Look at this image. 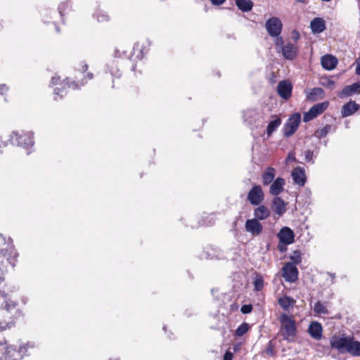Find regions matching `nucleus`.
<instances>
[{
  "label": "nucleus",
  "mask_w": 360,
  "mask_h": 360,
  "mask_svg": "<svg viewBox=\"0 0 360 360\" xmlns=\"http://www.w3.org/2000/svg\"><path fill=\"white\" fill-rule=\"evenodd\" d=\"M333 348L346 351L352 356H360V342L351 337H333L330 340Z\"/></svg>",
  "instance_id": "nucleus-1"
},
{
  "label": "nucleus",
  "mask_w": 360,
  "mask_h": 360,
  "mask_svg": "<svg viewBox=\"0 0 360 360\" xmlns=\"http://www.w3.org/2000/svg\"><path fill=\"white\" fill-rule=\"evenodd\" d=\"M34 347L33 343L28 342L17 351L12 346L8 347L4 343H0V360H20L26 354L27 349Z\"/></svg>",
  "instance_id": "nucleus-2"
},
{
  "label": "nucleus",
  "mask_w": 360,
  "mask_h": 360,
  "mask_svg": "<svg viewBox=\"0 0 360 360\" xmlns=\"http://www.w3.org/2000/svg\"><path fill=\"white\" fill-rule=\"evenodd\" d=\"M282 335L285 340H292L296 334L295 321L292 316L286 314L280 316Z\"/></svg>",
  "instance_id": "nucleus-3"
},
{
  "label": "nucleus",
  "mask_w": 360,
  "mask_h": 360,
  "mask_svg": "<svg viewBox=\"0 0 360 360\" xmlns=\"http://www.w3.org/2000/svg\"><path fill=\"white\" fill-rule=\"evenodd\" d=\"M11 141L13 144H17L23 148H28L34 144L33 136L32 132L18 134L13 131L11 135Z\"/></svg>",
  "instance_id": "nucleus-4"
},
{
  "label": "nucleus",
  "mask_w": 360,
  "mask_h": 360,
  "mask_svg": "<svg viewBox=\"0 0 360 360\" xmlns=\"http://www.w3.org/2000/svg\"><path fill=\"white\" fill-rule=\"evenodd\" d=\"M243 117L245 123L256 127L262 125L264 122L263 115L253 109L244 111Z\"/></svg>",
  "instance_id": "nucleus-5"
},
{
  "label": "nucleus",
  "mask_w": 360,
  "mask_h": 360,
  "mask_svg": "<svg viewBox=\"0 0 360 360\" xmlns=\"http://www.w3.org/2000/svg\"><path fill=\"white\" fill-rule=\"evenodd\" d=\"M329 103L328 101H324L322 103H319L314 105L309 111L306 112L304 114L303 121L304 122H309L321 114H322L328 107Z\"/></svg>",
  "instance_id": "nucleus-6"
},
{
  "label": "nucleus",
  "mask_w": 360,
  "mask_h": 360,
  "mask_svg": "<svg viewBox=\"0 0 360 360\" xmlns=\"http://www.w3.org/2000/svg\"><path fill=\"white\" fill-rule=\"evenodd\" d=\"M265 27L268 34L271 37H274L280 36L282 32L283 24L278 18L271 17L266 22Z\"/></svg>",
  "instance_id": "nucleus-7"
},
{
  "label": "nucleus",
  "mask_w": 360,
  "mask_h": 360,
  "mask_svg": "<svg viewBox=\"0 0 360 360\" xmlns=\"http://www.w3.org/2000/svg\"><path fill=\"white\" fill-rule=\"evenodd\" d=\"M301 121V116L298 113L293 114L284 124L283 133L286 137L292 136L297 129Z\"/></svg>",
  "instance_id": "nucleus-8"
},
{
  "label": "nucleus",
  "mask_w": 360,
  "mask_h": 360,
  "mask_svg": "<svg viewBox=\"0 0 360 360\" xmlns=\"http://www.w3.org/2000/svg\"><path fill=\"white\" fill-rule=\"evenodd\" d=\"M248 200L252 205H260L264 199V193L259 185L254 186L248 194Z\"/></svg>",
  "instance_id": "nucleus-9"
},
{
  "label": "nucleus",
  "mask_w": 360,
  "mask_h": 360,
  "mask_svg": "<svg viewBox=\"0 0 360 360\" xmlns=\"http://www.w3.org/2000/svg\"><path fill=\"white\" fill-rule=\"evenodd\" d=\"M245 231L250 233L252 236L260 235L263 231V226L256 219H248L245 224Z\"/></svg>",
  "instance_id": "nucleus-10"
},
{
  "label": "nucleus",
  "mask_w": 360,
  "mask_h": 360,
  "mask_svg": "<svg viewBox=\"0 0 360 360\" xmlns=\"http://www.w3.org/2000/svg\"><path fill=\"white\" fill-rule=\"evenodd\" d=\"M283 277L290 283H293L297 279L298 271L292 263H287L283 267Z\"/></svg>",
  "instance_id": "nucleus-11"
},
{
  "label": "nucleus",
  "mask_w": 360,
  "mask_h": 360,
  "mask_svg": "<svg viewBox=\"0 0 360 360\" xmlns=\"http://www.w3.org/2000/svg\"><path fill=\"white\" fill-rule=\"evenodd\" d=\"M281 243L290 245L294 242L295 233L289 227H283L277 234Z\"/></svg>",
  "instance_id": "nucleus-12"
},
{
  "label": "nucleus",
  "mask_w": 360,
  "mask_h": 360,
  "mask_svg": "<svg viewBox=\"0 0 360 360\" xmlns=\"http://www.w3.org/2000/svg\"><path fill=\"white\" fill-rule=\"evenodd\" d=\"M281 52L285 59L292 60L297 56L299 49L296 45L289 42L285 44V46H283Z\"/></svg>",
  "instance_id": "nucleus-13"
},
{
  "label": "nucleus",
  "mask_w": 360,
  "mask_h": 360,
  "mask_svg": "<svg viewBox=\"0 0 360 360\" xmlns=\"http://www.w3.org/2000/svg\"><path fill=\"white\" fill-rule=\"evenodd\" d=\"M18 254L17 253L15 248L10 245L4 252V250H0V259L3 257H6V259L11 265L14 267L16 263V258L18 257Z\"/></svg>",
  "instance_id": "nucleus-14"
},
{
  "label": "nucleus",
  "mask_w": 360,
  "mask_h": 360,
  "mask_svg": "<svg viewBox=\"0 0 360 360\" xmlns=\"http://www.w3.org/2000/svg\"><path fill=\"white\" fill-rule=\"evenodd\" d=\"M285 181L284 179L278 177L271 184L269 188V193L276 197L281 193L284 190Z\"/></svg>",
  "instance_id": "nucleus-15"
},
{
  "label": "nucleus",
  "mask_w": 360,
  "mask_h": 360,
  "mask_svg": "<svg viewBox=\"0 0 360 360\" xmlns=\"http://www.w3.org/2000/svg\"><path fill=\"white\" fill-rule=\"evenodd\" d=\"M292 177L295 184L300 186H303L306 182V175L304 169L297 167L292 171Z\"/></svg>",
  "instance_id": "nucleus-16"
},
{
  "label": "nucleus",
  "mask_w": 360,
  "mask_h": 360,
  "mask_svg": "<svg viewBox=\"0 0 360 360\" xmlns=\"http://www.w3.org/2000/svg\"><path fill=\"white\" fill-rule=\"evenodd\" d=\"M272 209L276 214L281 216L286 211V203L281 198L276 196L273 199Z\"/></svg>",
  "instance_id": "nucleus-17"
},
{
  "label": "nucleus",
  "mask_w": 360,
  "mask_h": 360,
  "mask_svg": "<svg viewBox=\"0 0 360 360\" xmlns=\"http://www.w3.org/2000/svg\"><path fill=\"white\" fill-rule=\"evenodd\" d=\"M310 27L313 33H321L326 28L325 20L321 18H315L311 21Z\"/></svg>",
  "instance_id": "nucleus-18"
},
{
  "label": "nucleus",
  "mask_w": 360,
  "mask_h": 360,
  "mask_svg": "<svg viewBox=\"0 0 360 360\" xmlns=\"http://www.w3.org/2000/svg\"><path fill=\"white\" fill-rule=\"evenodd\" d=\"M359 108V105L354 101H349L345 103L341 110V115L342 117H346L352 115Z\"/></svg>",
  "instance_id": "nucleus-19"
},
{
  "label": "nucleus",
  "mask_w": 360,
  "mask_h": 360,
  "mask_svg": "<svg viewBox=\"0 0 360 360\" xmlns=\"http://www.w3.org/2000/svg\"><path fill=\"white\" fill-rule=\"evenodd\" d=\"M321 63L324 69L331 70L336 67L338 60L335 56L326 54L322 56Z\"/></svg>",
  "instance_id": "nucleus-20"
},
{
  "label": "nucleus",
  "mask_w": 360,
  "mask_h": 360,
  "mask_svg": "<svg viewBox=\"0 0 360 360\" xmlns=\"http://www.w3.org/2000/svg\"><path fill=\"white\" fill-rule=\"evenodd\" d=\"M322 330H323V328H322L321 323H319V322H316V321L312 322L309 325V328H308V332L310 334V335L311 336V338H313L314 339L317 340H320L321 338Z\"/></svg>",
  "instance_id": "nucleus-21"
},
{
  "label": "nucleus",
  "mask_w": 360,
  "mask_h": 360,
  "mask_svg": "<svg viewBox=\"0 0 360 360\" xmlns=\"http://www.w3.org/2000/svg\"><path fill=\"white\" fill-rule=\"evenodd\" d=\"M270 210L264 205H259V206L254 210L255 219L259 220H264L270 216Z\"/></svg>",
  "instance_id": "nucleus-22"
},
{
  "label": "nucleus",
  "mask_w": 360,
  "mask_h": 360,
  "mask_svg": "<svg viewBox=\"0 0 360 360\" xmlns=\"http://www.w3.org/2000/svg\"><path fill=\"white\" fill-rule=\"evenodd\" d=\"M276 169L273 167H268L265 169L262 176V180L264 185L270 184L274 181Z\"/></svg>",
  "instance_id": "nucleus-23"
},
{
  "label": "nucleus",
  "mask_w": 360,
  "mask_h": 360,
  "mask_svg": "<svg viewBox=\"0 0 360 360\" xmlns=\"http://www.w3.org/2000/svg\"><path fill=\"white\" fill-rule=\"evenodd\" d=\"M236 5L242 12L248 13L252 11L254 3L251 0H236Z\"/></svg>",
  "instance_id": "nucleus-24"
},
{
  "label": "nucleus",
  "mask_w": 360,
  "mask_h": 360,
  "mask_svg": "<svg viewBox=\"0 0 360 360\" xmlns=\"http://www.w3.org/2000/svg\"><path fill=\"white\" fill-rule=\"evenodd\" d=\"M278 302L281 307L284 310H288L290 307H293L295 304V300L288 296L280 297Z\"/></svg>",
  "instance_id": "nucleus-25"
},
{
  "label": "nucleus",
  "mask_w": 360,
  "mask_h": 360,
  "mask_svg": "<svg viewBox=\"0 0 360 360\" xmlns=\"http://www.w3.org/2000/svg\"><path fill=\"white\" fill-rule=\"evenodd\" d=\"M205 258L207 259H222L224 257L221 252L217 248H207L205 251Z\"/></svg>",
  "instance_id": "nucleus-26"
},
{
  "label": "nucleus",
  "mask_w": 360,
  "mask_h": 360,
  "mask_svg": "<svg viewBox=\"0 0 360 360\" xmlns=\"http://www.w3.org/2000/svg\"><path fill=\"white\" fill-rule=\"evenodd\" d=\"M281 120L279 117H276L271 120L267 126L266 134L268 136H270L272 133L281 125Z\"/></svg>",
  "instance_id": "nucleus-27"
},
{
  "label": "nucleus",
  "mask_w": 360,
  "mask_h": 360,
  "mask_svg": "<svg viewBox=\"0 0 360 360\" xmlns=\"http://www.w3.org/2000/svg\"><path fill=\"white\" fill-rule=\"evenodd\" d=\"M1 298L3 299V302L5 304H1V307L4 309H6L7 311L11 310V309H13L15 307L16 303L14 301L10 300V298L8 297V295L7 294H3L1 295Z\"/></svg>",
  "instance_id": "nucleus-28"
},
{
  "label": "nucleus",
  "mask_w": 360,
  "mask_h": 360,
  "mask_svg": "<svg viewBox=\"0 0 360 360\" xmlns=\"http://www.w3.org/2000/svg\"><path fill=\"white\" fill-rule=\"evenodd\" d=\"M331 129L332 126L330 124H327L323 128L317 129L314 133V136L319 139H321L323 137H326L328 135V134L331 131Z\"/></svg>",
  "instance_id": "nucleus-29"
},
{
  "label": "nucleus",
  "mask_w": 360,
  "mask_h": 360,
  "mask_svg": "<svg viewBox=\"0 0 360 360\" xmlns=\"http://www.w3.org/2000/svg\"><path fill=\"white\" fill-rule=\"evenodd\" d=\"M314 311L316 314H328V310L326 306L319 301L314 304Z\"/></svg>",
  "instance_id": "nucleus-30"
},
{
  "label": "nucleus",
  "mask_w": 360,
  "mask_h": 360,
  "mask_svg": "<svg viewBox=\"0 0 360 360\" xmlns=\"http://www.w3.org/2000/svg\"><path fill=\"white\" fill-rule=\"evenodd\" d=\"M254 286L255 290L257 291H260L264 287V278L262 276L259 274H256L254 278Z\"/></svg>",
  "instance_id": "nucleus-31"
},
{
  "label": "nucleus",
  "mask_w": 360,
  "mask_h": 360,
  "mask_svg": "<svg viewBox=\"0 0 360 360\" xmlns=\"http://www.w3.org/2000/svg\"><path fill=\"white\" fill-rule=\"evenodd\" d=\"M276 90H292V85L288 80L281 81Z\"/></svg>",
  "instance_id": "nucleus-32"
},
{
  "label": "nucleus",
  "mask_w": 360,
  "mask_h": 360,
  "mask_svg": "<svg viewBox=\"0 0 360 360\" xmlns=\"http://www.w3.org/2000/svg\"><path fill=\"white\" fill-rule=\"evenodd\" d=\"M249 328H250V327H249L248 323H243L240 326H239L238 327V328L236 329V335L237 336H242L248 331Z\"/></svg>",
  "instance_id": "nucleus-33"
},
{
  "label": "nucleus",
  "mask_w": 360,
  "mask_h": 360,
  "mask_svg": "<svg viewBox=\"0 0 360 360\" xmlns=\"http://www.w3.org/2000/svg\"><path fill=\"white\" fill-rule=\"evenodd\" d=\"M136 50L139 51V53L136 55V58H138L139 60H141L143 58V51L142 49L139 48V44H136L133 48V55L135 54Z\"/></svg>",
  "instance_id": "nucleus-34"
},
{
  "label": "nucleus",
  "mask_w": 360,
  "mask_h": 360,
  "mask_svg": "<svg viewBox=\"0 0 360 360\" xmlns=\"http://www.w3.org/2000/svg\"><path fill=\"white\" fill-rule=\"evenodd\" d=\"M304 158L305 160L308 162H311V164H314V153L313 151L310 150H307L304 151Z\"/></svg>",
  "instance_id": "nucleus-35"
},
{
  "label": "nucleus",
  "mask_w": 360,
  "mask_h": 360,
  "mask_svg": "<svg viewBox=\"0 0 360 360\" xmlns=\"http://www.w3.org/2000/svg\"><path fill=\"white\" fill-rule=\"evenodd\" d=\"M290 259L295 263H300L301 262L300 253L299 251H295L290 256Z\"/></svg>",
  "instance_id": "nucleus-36"
},
{
  "label": "nucleus",
  "mask_w": 360,
  "mask_h": 360,
  "mask_svg": "<svg viewBox=\"0 0 360 360\" xmlns=\"http://www.w3.org/2000/svg\"><path fill=\"white\" fill-rule=\"evenodd\" d=\"M277 93L284 100H288L292 96V91H277Z\"/></svg>",
  "instance_id": "nucleus-37"
},
{
  "label": "nucleus",
  "mask_w": 360,
  "mask_h": 360,
  "mask_svg": "<svg viewBox=\"0 0 360 360\" xmlns=\"http://www.w3.org/2000/svg\"><path fill=\"white\" fill-rule=\"evenodd\" d=\"M252 310V306L251 304H245L243 305L240 311L243 314H248L250 313Z\"/></svg>",
  "instance_id": "nucleus-38"
},
{
  "label": "nucleus",
  "mask_w": 360,
  "mask_h": 360,
  "mask_svg": "<svg viewBox=\"0 0 360 360\" xmlns=\"http://www.w3.org/2000/svg\"><path fill=\"white\" fill-rule=\"evenodd\" d=\"M13 325V321L8 323L0 322V332L7 328H10Z\"/></svg>",
  "instance_id": "nucleus-39"
},
{
  "label": "nucleus",
  "mask_w": 360,
  "mask_h": 360,
  "mask_svg": "<svg viewBox=\"0 0 360 360\" xmlns=\"http://www.w3.org/2000/svg\"><path fill=\"white\" fill-rule=\"evenodd\" d=\"M96 18L99 22H104L108 20V15L105 13H98L96 14Z\"/></svg>",
  "instance_id": "nucleus-40"
},
{
  "label": "nucleus",
  "mask_w": 360,
  "mask_h": 360,
  "mask_svg": "<svg viewBox=\"0 0 360 360\" xmlns=\"http://www.w3.org/2000/svg\"><path fill=\"white\" fill-rule=\"evenodd\" d=\"M342 90H360V84L355 83L350 86H346Z\"/></svg>",
  "instance_id": "nucleus-41"
},
{
  "label": "nucleus",
  "mask_w": 360,
  "mask_h": 360,
  "mask_svg": "<svg viewBox=\"0 0 360 360\" xmlns=\"http://www.w3.org/2000/svg\"><path fill=\"white\" fill-rule=\"evenodd\" d=\"M66 94V91H56L54 93V100L58 101V98H62Z\"/></svg>",
  "instance_id": "nucleus-42"
},
{
  "label": "nucleus",
  "mask_w": 360,
  "mask_h": 360,
  "mask_svg": "<svg viewBox=\"0 0 360 360\" xmlns=\"http://www.w3.org/2000/svg\"><path fill=\"white\" fill-rule=\"evenodd\" d=\"M292 39L296 41L297 40L299 39L300 38V33L298 31L294 30L292 32Z\"/></svg>",
  "instance_id": "nucleus-43"
},
{
  "label": "nucleus",
  "mask_w": 360,
  "mask_h": 360,
  "mask_svg": "<svg viewBox=\"0 0 360 360\" xmlns=\"http://www.w3.org/2000/svg\"><path fill=\"white\" fill-rule=\"evenodd\" d=\"M269 82L271 84H274L276 82V76L274 72L271 73V76L269 78Z\"/></svg>",
  "instance_id": "nucleus-44"
},
{
  "label": "nucleus",
  "mask_w": 360,
  "mask_h": 360,
  "mask_svg": "<svg viewBox=\"0 0 360 360\" xmlns=\"http://www.w3.org/2000/svg\"><path fill=\"white\" fill-rule=\"evenodd\" d=\"M66 8L65 4H60L58 8V12L60 14L61 16L63 15V12L65 11Z\"/></svg>",
  "instance_id": "nucleus-45"
},
{
  "label": "nucleus",
  "mask_w": 360,
  "mask_h": 360,
  "mask_svg": "<svg viewBox=\"0 0 360 360\" xmlns=\"http://www.w3.org/2000/svg\"><path fill=\"white\" fill-rule=\"evenodd\" d=\"M276 46H281V48L283 47V46H285L284 45V42H283V38L280 36L278 37H276Z\"/></svg>",
  "instance_id": "nucleus-46"
},
{
  "label": "nucleus",
  "mask_w": 360,
  "mask_h": 360,
  "mask_svg": "<svg viewBox=\"0 0 360 360\" xmlns=\"http://www.w3.org/2000/svg\"><path fill=\"white\" fill-rule=\"evenodd\" d=\"M210 1L214 6H220L226 1V0H210Z\"/></svg>",
  "instance_id": "nucleus-47"
},
{
  "label": "nucleus",
  "mask_w": 360,
  "mask_h": 360,
  "mask_svg": "<svg viewBox=\"0 0 360 360\" xmlns=\"http://www.w3.org/2000/svg\"><path fill=\"white\" fill-rule=\"evenodd\" d=\"M60 80V77L55 76L51 78V84H58L59 83V81Z\"/></svg>",
  "instance_id": "nucleus-48"
},
{
  "label": "nucleus",
  "mask_w": 360,
  "mask_h": 360,
  "mask_svg": "<svg viewBox=\"0 0 360 360\" xmlns=\"http://www.w3.org/2000/svg\"><path fill=\"white\" fill-rule=\"evenodd\" d=\"M224 360H232V354L230 352H226L224 356Z\"/></svg>",
  "instance_id": "nucleus-49"
},
{
  "label": "nucleus",
  "mask_w": 360,
  "mask_h": 360,
  "mask_svg": "<svg viewBox=\"0 0 360 360\" xmlns=\"http://www.w3.org/2000/svg\"><path fill=\"white\" fill-rule=\"evenodd\" d=\"M286 245H285V244L281 243V242L279 241L278 248L281 252H283L286 250V248H285Z\"/></svg>",
  "instance_id": "nucleus-50"
},
{
  "label": "nucleus",
  "mask_w": 360,
  "mask_h": 360,
  "mask_svg": "<svg viewBox=\"0 0 360 360\" xmlns=\"http://www.w3.org/2000/svg\"><path fill=\"white\" fill-rule=\"evenodd\" d=\"M316 91H311L309 94L307 95V98L309 100H314V96L316 94Z\"/></svg>",
  "instance_id": "nucleus-51"
},
{
  "label": "nucleus",
  "mask_w": 360,
  "mask_h": 360,
  "mask_svg": "<svg viewBox=\"0 0 360 360\" xmlns=\"http://www.w3.org/2000/svg\"><path fill=\"white\" fill-rule=\"evenodd\" d=\"M79 85L77 82L73 81L71 82V84L69 86V88H72V89H77V88H79Z\"/></svg>",
  "instance_id": "nucleus-52"
},
{
  "label": "nucleus",
  "mask_w": 360,
  "mask_h": 360,
  "mask_svg": "<svg viewBox=\"0 0 360 360\" xmlns=\"http://www.w3.org/2000/svg\"><path fill=\"white\" fill-rule=\"evenodd\" d=\"M355 72L357 75H360V62L357 64L356 67Z\"/></svg>",
  "instance_id": "nucleus-53"
},
{
  "label": "nucleus",
  "mask_w": 360,
  "mask_h": 360,
  "mask_svg": "<svg viewBox=\"0 0 360 360\" xmlns=\"http://www.w3.org/2000/svg\"><path fill=\"white\" fill-rule=\"evenodd\" d=\"M88 70V65L84 63L82 68V72H86Z\"/></svg>",
  "instance_id": "nucleus-54"
},
{
  "label": "nucleus",
  "mask_w": 360,
  "mask_h": 360,
  "mask_svg": "<svg viewBox=\"0 0 360 360\" xmlns=\"http://www.w3.org/2000/svg\"><path fill=\"white\" fill-rule=\"evenodd\" d=\"M296 1L298 3L304 4L308 3V0H296Z\"/></svg>",
  "instance_id": "nucleus-55"
},
{
  "label": "nucleus",
  "mask_w": 360,
  "mask_h": 360,
  "mask_svg": "<svg viewBox=\"0 0 360 360\" xmlns=\"http://www.w3.org/2000/svg\"><path fill=\"white\" fill-rule=\"evenodd\" d=\"M353 91H342V95L345 94L346 96H351Z\"/></svg>",
  "instance_id": "nucleus-56"
},
{
  "label": "nucleus",
  "mask_w": 360,
  "mask_h": 360,
  "mask_svg": "<svg viewBox=\"0 0 360 360\" xmlns=\"http://www.w3.org/2000/svg\"><path fill=\"white\" fill-rule=\"evenodd\" d=\"M87 77L89 78V79H91L93 78V74L92 73H88L87 74Z\"/></svg>",
  "instance_id": "nucleus-57"
},
{
  "label": "nucleus",
  "mask_w": 360,
  "mask_h": 360,
  "mask_svg": "<svg viewBox=\"0 0 360 360\" xmlns=\"http://www.w3.org/2000/svg\"><path fill=\"white\" fill-rule=\"evenodd\" d=\"M310 90L316 91V90H322V89L321 88H319V87H314V88L311 89Z\"/></svg>",
  "instance_id": "nucleus-58"
},
{
  "label": "nucleus",
  "mask_w": 360,
  "mask_h": 360,
  "mask_svg": "<svg viewBox=\"0 0 360 360\" xmlns=\"http://www.w3.org/2000/svg\"><path fill=\"white\" fill-rule=\"evenodd\" d=\"M5 239L0 235V241L4 242Z\"/></svg>",
  "instance_id": "nucleus-59"
},
{
  "label": "nucleus",
  "mask_w": 360,
  "mask_h": 360,
  "mask_svg": "<svg viewBox=\"0 0 360 360\" xmlns=\"http://www.w3.org/2000/svg\"><path fill=\"white\" fill-rule=\"evenodd\" d=\"M0 86H1V90H3V89L6 87V84H1Z\"/></svg>",
  "instance_id": "nucleus-60"
},
{
  "label": "nucleus",
  "mask_w": 360,
  "mask_h": 360,
  "mask_svg": "<svg viewBox=\"0 0 360 360\" xmlns=\"http://www.w3.org/2000/svg\"><path fill=\"white\" fill-rule=\"evenodd\" d=\"M330 276L332 277L333 279L335 278V274H330Z\"/></svg>",
  "instance_id": "nucleus-61"
},
{
  "label": "nucleus",
  "mask_w": 360,
  "mask_h": 360,
  "mask_svg": "<svg viewBox=\"0 0 360 360\" xmlns=\"http://www.w3.org/2000/svg\"><path fill=\"white\" fill-rule=\"evenodd\" d=\"M136 65H133L131 68L132 71H135Z\"/></svg>",
  "instance_id": "nucleus-62"
},
{
  "label": "nucleus",
  "mask_w": 360,
  "mask_h": 360,
  "mask_svg": "<svg viewBox=\"0 0 360 360\" xmlns=\"http://www.w3.org/2000/svg\"><path fill=\"white\" fill-rule=\"evenodd\" d=\"M56 30H57V32H60V30H59V29H58V27H56Z\"/></svg>",
  "instance_id": "nucleus-63"
},
{
  "label": "nucleus",
  "mask_w": 360,
  "mask_h": 360,
  "mask_svg": "<svg viewBox=\"0 0 360 360\" xmlns=\"http://www.w3.org/2000/svg\"><path fill=\"white\" fill-rule=\"evenodd\" d=\"M360 1V0H359Z\"/></svg>",
  "instance_id": "nucleus-64"
}]
</instances>
